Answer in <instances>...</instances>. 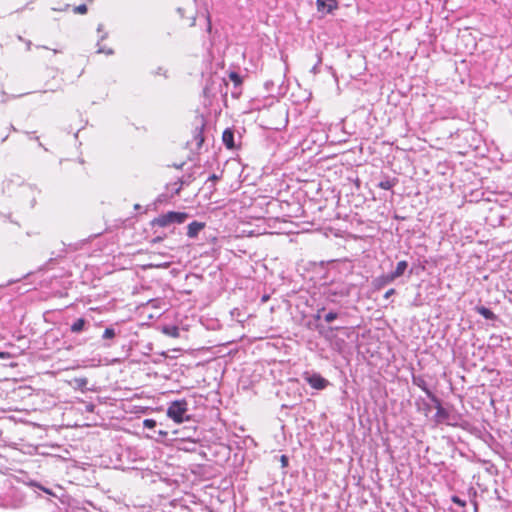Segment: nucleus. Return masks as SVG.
<instances>
[{"label": "nucleus", "instance_id": "7", "mask_svg": "<svg viewBox=\"0 0 512 512\" xmlns=\"http://www.w3.org/2000/svg\"><path fill=\"white\" fill-rule=\"evenodd\" d=\"M316 4L318 11L326 14L332 13L338 7L337 0H317Z\"/></svg>", "mask_w": 512, "mask_h": 512}, {"label": "nucleus", "instance_id": "27", "mask_svg": "<svg viewBox=\"0 0 512 512\" xmlns=\"http://www.w3.org/2000/svg\"><path fill=\"white\" fill-rule=\"evenodd\" d=\"M281 463H282V466L285 467L288 465V457L285 456V455H282L281 456Z\"/></svg>", "mask_w": 512, "mask_h": 512}, {"label": "nucleus", "instance_id": "24", "mask_svg": "<svg viewBox=\"0 0 512 512\" xmlns=\"http://www.w3.org/2000/svg\"><path fill=\"white\" fill-rule=\"evenodd\" d=\"M396 293V290L391 288L389 289L385 294H384V298L385 299H389L392 295H394Z\"/></svg>", "mask_w": 512, "mask_h": 512}, {"label": "nucleus", "instance_id": "10", "mask_svg": "<svg viewBox=\"0 0 512 512\" xmlns=\"http://www.w3.org/2000/svg\"><path fill=\"white\" fill-rule=\"evenodd\" d=\"M203 129H204V122L201 119L200 125H197L195 127V131H194V140L196 142V148H200L204 142Z\"/></svg>", "mask_w": 512, "mask_h": 512}, {"label": "nucleus", "instance_id": "20", "mask_svg": "<svg viewBox=\"0 0 512 512\" xmlns=\"http://www.w3.org/2000/svg\"><path fill=\"white\" fill-rule=\"evenodd\" d=\"M451 500L453 503L457 504L458 506L460 507H465L466 506V501L461 499L459 496L457 495H453L451 497Z\"/></svg>", "mask_w": 512, "mask_h": 512}, {"label": "nucleus", "instance_id": "30", "mask_svg": "<svg viewBox=\"0 0 512 512\" xmlns=\"http://www.w3.org/2000/svg\"><path fill=\"white\" fill-rule=\"evenodd\" d=\"M167 434H168V433H167L166 431H164V430H159V431H158V435H159V436H161L162 438L166 437V436H167Z\"/></svg>", "mask_w": 512, "mask_h": 512}, {"label": "nucleus", "instance_id": "22", "mask_svg": "<svg viewBox=\"0 0 512 512\" xmlns=\"http://www.w3.org/2000/svg\"><path fill=\"white\" fill-rule=\"evenodd\" d=\"M156 425H157V422L154 419H145L143 421V426L148 429H152V428L156 427Z\"/></svg>", "mask_w": 512, "mask_h": 512}, {"label": "nucleus", "instance_id": "11", "mask_svg": "<svg viewBox=\"0 0 512 512\" xmlns=\"http://www.w3.org/2000/svg\"><path fill=\"white\" fill-rule=\"evenodd\" d=\"M87 325V320H85L84 318H78L71 324L70 331L75 334L81 333L84 330H86Z\"/></svg>", "mask_w": 512, "mask_h": 512}, {"label": "nucleus", "instance_id": "14", "mask_svg": "<svg viewBox=\"0 0 512 512\" xmlns=\"http://www.w3.org/2000/svg\"><path fill=\"white\" fill-rule=\"evenodd\" d=\"M408 268V262L405 260L399 261L394 271L390 272L394 279L401 277Z\"/></svg>", "mask_w": 512, "mask_h": 512}, {"label": "nucleus", "instance_id": "6", "mask_svg": "<svg viewBox=\"0 0 512 512\" xmlns=\"http://www.w3.org/2000/svg\"><path fill=\"white\" fill-rule=\"evenodd\" d=\"M394 281H395V279L393 278V275L388 273V274H383V275H380V276L374 278L372 280L371 284H372V287L374 288V290L379 291Z\"/></svg>", "mask_w": 512, "mask_h": 512}, {"label": "nucleus", "instance_id": "23", "mask_svg": "<svg viewBox=\"0 0 512 512\" xmlns=\"http://www.w3.org/2000/svg\"><path fill=\"white\" fill-rule=\"evenodd\" d=\"M321 62H322V58H321V56H318L317 63L311 69V72L313 74H317L319 72V66H320Z\"/></svg>", "mask_w": 512, "mask_h": 512}, {"label": "nucleus", "instance_id": "3", "mask_svg": "<svg viewBox=\"0 0 512 512\" xmlns=\"http://www.w3.org/2000/svg\"><path fill=\"white\" fill-rule=\"evenodd\" d=\"M188 214L185 212H175L170 211L165 214L159 215L157 218L153 219L151 224L152 226L166 227L170 224H182L188 218Z\"/></svg>", "mask_w": 512, "mask_h": 512}, {"label": "nucleus", "instance_id": "33", "mask_svg": "<svg viewBox=\"0 0 512 512\" xmlns=\"http://www.w3.org/2000/svg\"><path fill=\"white\" fill-rule=\"evenodd\" d=\"M102 27H103V25H102V24H100V25L98 26V31H102Z\"/></svg>", "mask_w": 512, "mask_h": 512}, {"label": "nucleus", "instance_id": "4", "mask_svg": "<svg viewBox=\"0 0 512 512\" xmlns=\"http://www.w3.org/2000/svg\"><path fill=\"white\" fill-rule=\"evenodd\" d=\"M303 377L312 388L317 390H323L329 385V381L319 373L305 372Z\"/></svg>", "mask_w": 512, "mask_h": 512}, {"label": "nucleus", "instance_id": "25", "mask_svg": "<svg viewBox=\"0 0 512 512\" xmlns=\"http://www.w3.org/2000/svg\"><path fill=\"white\" fill-rule=\"evenodd\" d=\"M97 53H106L107 55H112L113 54V50L112 49L99 48L97 50Z\"/></svg>", "mask_w": 512, "mask_h": 512}, {"label": "nucleus", "instance_id": "9", "mask_svg": "<svg viewBox=\"0 0 512 512\" xmlns=\"http://www.w3.org/2000/svg\"><path fill=\"white\" fill-rule=\"evenodd\" d=\"M222 141L228 149L234 148V132L232 129L227 128L223 131Z\"/></svg>", "mask_w": 512, "mask_h": 512}, {"label": "nucleus", "instance_id": "17", "mask_svg": "<svg viewBox=\"0 0 512 512\" xmlns=\"http://www.w3.org/2000/svg\"><path fill=\"white\" fill-rule=\"evenodd\" d=\"M184 184H185V181L183 179H179L178 181L167 185V188L171 189V191L173 192V195H178Z\"/></svg>", "mask_w": 512, "mask_h": 512}, {"label": "nucleus", "instance_id": "2", "mask_svg": "<svg viewBox=\"0 0 512 512\" xmlns=\"http://www.w3.org/2000/svg\"><path fill=\"white\" fill-rule=\"evenodd\" d=\"M436 408V413L434 415V420L437 424L445 423L449 426H457L458 425V419L460 416L458 414H452L447 409H445L440 399L437 397L436 401H432Z\"/></svg>", "mask_w": 512, "mask_h": 512}, {"label": "nucleus", "instance_id": "18", "mask_svg": "<svg viewBox=\"0 0 512 512\" xmlns=\"http://www.w3.org/2000/svg\"><path fill=\"white\" fill-rule=\"evenodd\" d=\"M116 336V332H115V329L112 328V327H108L105 329L103 335H102V338L104 340H107V339H113L114 337Z\"/></svg>", "mask_w": 512, "mask_h": 512}, {"label": "nucleus", "instance_id": "13", "mask_svg": "<svg viewBox=\"0 0 512 512\" xmlns=\"http://www.w3.org/2000/svg\"><path fill=\"white\" fill-rule=\"evenodd\" d=\"M475 311L487 320H496V314L485 306H476Z\"/></svg>", "mask_w": 512, "mask_h": 512}, {"label": "nucleus", "instance_id": "31", "mask_svg": "<svg viewBox=\"0 0 512 512\" xmlns=\"http://www.w3.org/2000/svg\"><path fill=\"white\" fill-rule=\"evenodd\" d=\"M0 357H1V358H5V357H6V353H2V352H0Z\"/></svg>", "mask_w": 512, "mask_h": 512}, {"label": "nucleus", "instance_id": "8", "mask_svg": "<svg viewBox=\"0 0 512 512\" xmlns=\"http://www.w3.org/2000/svg\"><path fill=\"white\" fill-rule=\"evenodd\" d=\"M205 227V223L193 221L187 227V236L189 238H195L198 233Z\"/></svg>", "mask_w": 512, "mask_h": 512}, {"label": "nucleus", "instance_id": "1", "mask_svg": "<svg viewBox=\"0 0 512 512\" xmlns=\"http://www.w3.org/2000/svg\"><path fill=\"white\" fill-rule=\"evenodd\" d=\"M188 411V403L185 399L176 400L171 402L167 409V416L172 419L175 423L180 424L185 420H189L190 417L186 415Z\"/></svg>", "mask_w": 512, "mask_h": 512}, {"label": "nucleus", "instance_id": "28", "mask_svg": "<svg viewBox=\"0 0 512 512\" xmlns=\"http://www.w3.org/2000/svg\"><path fill=\"white\" fill-rule=\"evenodd\" d=\"M219 179V176H217L216 174H212L208 180L210 181H217Z\"/></svg>", "mask_w": 512, "mask_h": 512}, {"label": "nucleus", "instance_id": "5", "mask_svg": "<svg viewBox=\"0 0 512 512\" xmlns=\"http://www.w3.org/2000/svg\"><path fill=\"white\" fill-rule=\"evenodd\" d=\"M412 383L419 387L431 401H436L437 396L428 388L424 376L412 374Z\"/></svg>", "mask_w": 512, "mask_h": 512}, {"label": "nucleus", "instance_id": "19", "mask_svg": "<svg viewBox=\"0 0 512 512\" xmlns=\"http://www.w3.org/2000/svg\"><path fill=\"white\" fill-rule=\"evenodd\" d=\"M338 317V314L336 312H333V311H330L328 312L325 316H324V320L327 322V323H331L332 321H334L335 319H337Z\"/></svg>", "mask_w": 512, "mask_h": 512}, {"label": "nucleus", "instance_id": "15", "mask_svg": "<svg viewBox=\"0 0 512 512\" xmlns=\"http://www.w3.org/2000/svg\"><path fill=\"white\" fill-rule=\"evenodd\" d=\"M87 384H88V379L85 377L74 378L72 381L73 388L75 390H80L82 392L89 390L87 388Z\"/></svg>", "mask_w": 512, "mask_h": 512}, {"label": "nucleus", "instance_id": "29", "mask_svg": "<svg viewBox=\"0 0 512 512\" xmlns=\"http://www.w3.org/2000/svg\"><path fill=\"white\" fill-rule=\"evenodd\" d=\"M162 240H163V237H161V236H157V237H155L154 239H152V243H158V242H160V241H162Z\"/></svg>", "mask_w": 512, "mask_h": 512}, {"label": "nucleus", "instance_id": "21", "mask_svg": "<svg viewBox=\"0 0 512 512\" xmlns=\"http://www.w3.org/2000/svg\"><path fill=\"white\" fill-rule=\"evenodd\" d=\"M73 11L76 14H86L87 6L85 4L78 5V6L74 7Z\"/></svg>", "mask_w": 512, "mask_h": 512}, {"label": "nucleus", "instance_id": "12", "mask_svg": "<svg viewBox=\"0 0 512 512\" xmlns=\"http://www.w3.org/2000/svg\"><path fill=\"white\" fill-rule=\"evenodd\" d=\"M229 78L231 81H233L234 87L236 89H239V91H237V92H232V96L238 97L241 94L242 78L238 73H236L234 71L229 73Z\"/></svg>", "mask_w": 512, "mask_h": 512}, {"label": "nucleus", "instance_id": "32", "mask_svg": "<svg viewBox=\"0 0 512 512\" xmlns=\"http://www.w3.org/2000/svg\"><path fill=\"white\" fill-rule=\"evenodd\" d=\"M320 311H318L317 315L315 316L316 319H320Z\"/></svg>", "mask_w": 512, "mask_h": 512}, {"label": "nucleus", "instance_id": "16", "mask_svg": "<svg viewBox=\"0 0 512 512\" xmlns=\"http://www.w3.org/2000/svg\"><path fill=\"white\" fill-rule=\"evenodd\" d=\"M398 183V179L397 178H390V177H385L383 180H381L377 186L381 189H384V190H390L392 189L396 184Z\"/></svg>", "mask_w": 512, "mask_h": 512}, {"label": "nucleus", "instance_id": "26", "mask_svg": "<svg viewBox=\"0 0 512 512\" xmlns=\"http://www.w3.org/2000/svg\"><path fill=\"white\" fill-rule=\"evenodd\" d=\"M86 411L89 413H93L95 411V405L92 403H89L85 407Z\"/></svg>", "mask_w": 512, "mask_h": 512}]
</instances>
